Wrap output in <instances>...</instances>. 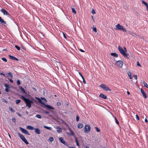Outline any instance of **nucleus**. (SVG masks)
<instances>
[{"instance_id":"25","label":"nucleus","mask_w":148,"mask_h":148,"mask_svg":"<svg viewBox=\"0 0 148 148\" xmlns=\"http://www.w3.org/2000/svg\"><path fill=\"white\" fill-rule=\"evenodd\" d=\"M44 127L45 128H46V129H48V130H51L52 129L51 127H47V126H44Z\"/></svg>"},{"instance_id":"57","label":"nucleus","mask_w":148,"mask_h":148,"mask_svg":"<svg viewBox=\"0 0 148 148\" xmlns=\"http://www.w3.org/2000/svg\"><path fill=\"white\" fill-rule=\"evenodd\" d=\"M17 114H18V115L20 116L21 117V114H19L18 113H17Z\"/></svg>"},{"instance_id":"41","label":"nucleus","mask_w":148,"mask_h":148,"mask_svg":"<svg viewBox=\"0 0 148 148\" xmlns=\"http://www.w3.org/2000/svg\"><path fill=\"white\" fill-rule=\"evenodd\" d=\"M79 116L78 115H77L76 116V120L77 121H79Z\"/></svg>"},{"instance_id":"7","label":"nucleus","mask_w":148,"mask_h":148,"mask_svg":"<svg viewBox=\"0 0 148 148\" xmlns=\"http://www.w3.org/2000/svg\"><path fill=\"white\" fill-rule=\"evenodd\" d=\"M90 127L89 125H86L84 128V131L86 133H87L90 131Z\"/></svg>"},{"instance_id":"35","label":"nucleus","mask_w":148,"mask_h":148,"mask_svg":"<svg viewBox=\"0 0 148 148\" xmlns=\"http://www.w3.org/2000/svg\"><path fill=\"white\" fill-rule=\"evenodd\" d=\"M15 47L18 50H19L20 49V47L17 46V45H15Z\"/></svg>"},{"instance_id":"46","label":"nucleus","mask_w":148,"mask_h":148,"mask_svg":"<svg viewBox=\"0 0 148 148\" xmlns=\"http://www.w3.org/2000/svg\"><path fill=\"white\" fill-rule=\"evenodd\" d=\"M62 34L63 35V36H64V38L65 39H66L67 37H66V36L65 34L63 32H62Z\"/></svg>"},{"instance_id":"31","label":"nucleus","mask_w":148,"mask_h":148,"mask_svg":"<svg viewBox=\"0 0 148 148\" xmlns=\"http://www.w3.org/2000/svg\"><path fill=\"white\" fill-rule=\"evenodd\" d=\"M36 117L37 118L39 119H41V116L40 114H37L36 115Z\"/></svg>"},{"instance_id":"26","label":"nucleus","mask_w":148,"mask_h":148,"mask_svg":"<svg viewBox=\"0 0 148 148\" xmlns=\"http://www.w3.org/2000/svg\"><path fill=\"white\" fill-rule=\"evenodd\" d=\"M128 77H129V78L130 79H132V76H131V72H130L129 71L128 73Z\"/></svg>"},{"instance_id":"9","label":"nucleus","mask_w":148,"mask_h":148,"mask_svg":"<svg viewBox=\"0 0 148 148\" xmlns=\"http://www.w3.org/2000/svg\"><path fill=\"white\" fill-rule=\"evenodd\" d=\"M20 130H21V131L22 132H23L24 133H25L27 135H30V134L26 130L24 129L21 127H20Z\"/></svg>"},{"instance_id":"14","label":"nucleus","mask_w":148,"mask_h":148,"mask_svg":"<svg viewBox=\"0 0 148 148\" xmlns=\"http://www.w3.org/2000/svg\"><path fill=\"white\" fill-rule=\"evenodd\" d=\"M99 96L100 97L105 99H106L107 98V96L106 95L102 93H101L99 95Z\"/></svg>"},{"instance_id":"59","label":"nucleus","mask_w":148,"mask_h":148,"mask_svg":"<svg viewBox=\"0 0 148 148\" xmlns=\"http://www.w3.org/2000/svg\"><path fill=\"white\" fill-rule=\"evenodd\" d=\"M130 34L132 35H134V34H135L134 33L132 32H131Z\"/></svg>"},{"instance_id":"13","label":"nucleus","mask_w":148,"mask_h":148,"mask_svg":"<svg viewBox=\"0 0 148 148\" xmlns=\"http://www.w3.org/2000/svg\"><path fill=\"white\" fill-rule=\"evenodd\" d=\"M141 92L142 94H143V97L145 98H146L147 97L145 92L143 91V90L142 89H141Z\"/></svg>"},{"instance_id":"23","label":"nucleus","mask_w":148,"mask_h":148,"mask_svg":"<svg viewBox=\"0 0 148 148\" xmlns=\"http://www.w3.org/2000/svg\"><path fill=\"white\" fill-rule=\"evenodd\" d=\"M83 126V125L80 123H79L77 125V127L79 128H82Z\"/></svg>"},{"instance_id":"40","label":"nucleus","mask_w":148,"mask_h":148,"mask_svg":"<svg viewBox=\"0 0 148 148\" xmlns=\"http://www.w3.org/2000/svg\"><path fill=\"white\" fill-rule=\"evenodd\" d=\"M2 60L5 62H7V59L5 58H2Z\"/></svg>"},{"instance_id":"17","label":"nucleus","mask_w":148,"mask_h":148,"mask_svg":"<svg viewBox=\"0 0 148 148\" xmlns=\"http://www.w3.org/2000/svg\"><path fill=\"white\" fill-rule=\"evenodd\" d=\"M34 130H35V132L36 133L38 134H40V130L38 128H35Z\"/></svg>"},{"instance_id":"11","label":"nucleus","mask_w":148,"mask_h":148,"mask_svg":"<svg viewBox=\"0 0 148 148\" xmlns=\"http://www.w3.org/2000/svg\"><path fill=\"white\" fill-rule=\"evenodd\" d=\"M1 11L2 12L4 15H9V14L8 12L6 10H5L2 9L1 10Z\"/></svg>"},{"instance_id":"51","label":"nucleus","mask_w":148,"mask_h":148,"mask_svg":"<svg viewBox=\"0 0 148 148\" xmlns=\"http://www.w3.org/2000/svg\"><path fill=\"white\" fill-rule=\"evenodd\" d=\"M57 105L58 106H59L61 105V103L60 102H58L57 103Z\"/></svg>"},{"instance_id":"1","label":"nucleus","mask_w":148,"mask_h":148,"mask_svg":"<svg viewBox=\"0 0 148 148\" xmlns=\"http://www.w3.org/2000/svg\"><path fill=\"white\" fill-rule=\"evenodd\" d=\"M124 50H123L122 47H120L119 46H118V49L120 53L122 54L125 57H126L127 59L129 58L127 56L128 54L126 53L127 51V50L125 47H124Z\"/></svg>"},{"instance_id":"33","label":"nucleus","mask_w":148,"mask_h":148,"mask_svg":"<svg viewBox=\"0 0 148 148\" xmlns=\"http://www.w3.org/2000/svg\"><path fill=\"white\" fill-rule=\"evenodd\" d=\"M9 110H10L12 112H14V110L11 107H10L9 108Z\"/></svg>"},{"instance_id":"34","label":"nucleus","mask_w":148,"mask_h":148,"mask_svg":"<svg viewBox=\"0 0 148 148\" xmlns=\"http://www.w3.org/2000/svg\"><path fill=\"white\" fill-rule=\"evenodd\" d=\"M142 3L143 4H144L146 6L147 5V4H148L147 2L144 1L143 0H142Z\"/></svg>"},{"instance_id":"10","label":"nucleus","mask_w":148,"mask_h":148,"mask_svg":"<svg viewBox=\"0 0 148 148\" xmlns=\"http://www.w3.org/2000/svg\"><path fill=\"white\" fill-rule=\"evenodd\" d=\"M59 140L60 141L64 144L66 146L67 145V144L66 143L65 141L63 140V138L62 137H60L59 138Z\"/></svg>"},{"instance_id":"24","label":"nucleus","mask_w":148,"mask_h":148,"mask_svg":"<svg viewBox=\"0 0 148 148\" xmlns=\"http://www.w3.org/2000/svg\"><path fill=\"white\" fill-rule=\"evenodd\" d=\"M20 98L21 99L25 101L27 99L25 98L24 96H23V95H21Z\"/></svg>"},{"instance_id":"22","label":"nucleus","mask_w":148,"mask_h":148,"mask_svg":"<svg viewBox=\"0 0 148 148\" xmlns=\"http://www.w3.org/2000/svg\"><path fill=\"white\" fill-rule=\"evenodd\" d=\"M111 55L116 57H117L118 56L117 54L115 53H111Z\"/></svg>"},{"instance_id":"36","label":"nucleus","mask_w":148,"mask_h":148,"mask_svg":"<svg viewBox=\"0 0 148 148\" xmlns=\"http://www.w3.org/2000/svg\"><path fill=\"white\" fill-rule=\"evenodd\" d=\"M49 140L51 142L53 140V137H50L49 138Z\"/></svg>"},{"instance_id":"53","label":"nucleus","mask_w":148,"mask_h":148,"mask_svg":"<svg viewBox=\"0 0 148 148\" xmlns=\"http://www.w3.org/2000/svg\"><path fill=\"white\" fill-rule=\"evenodd\" d=\"M79 75L81 76V77L82 78L83 77H84L81 74V73L80 72H79Z\"/></svg>"},{"instance_id":"44","label":"nucleus","mask_w":148,"mask_h":148,"mask_svg":"<svg viewBox=\"0 0 148 148\" xmlns=\"http://www.w3.org/2000/svg\"><path fill=\"white\" fill-rule=\"evenodd\" d=\"M96 131L97 132H99L100 131L99 130L97 127H95Z\"/></svg>"},{"instance_id":"29","label":"nucleus","mask_w":148,"mask_h":148,"mask_svg":"<svg viewBox=\"0 0 148 148\" xmlns=\"http://www.w3.org/2000/svg\"><path fill=\"white\" fill-rule=\"evenodd\" d=\"M72 12L74 14H76V12L75 9L74 8H72Z\"/></svg>"},{"instance_id":"2","label":"nucleus","mask_w":148,"mask_h":148,"mask_svg":"<svg viewBox=\"0 0 148 148\" xmlns=\"http://www.w3.org/2000/svg\"><path fill=\"white\" fill-rule=\"evenodd\" d=\"M116 27L115 29L117 30H122L123 32H126V29L122 25H120L119 24H117L115 26Z\"/></svg>"},{"instance_id":"63","label":"nucleus","mask_w":148,"mask_h":148,"mask_svg":"<svg viewBox=\"0 0 148 148\" xmlns=\"http://www.w3.org/2000/svg\"><path fill=\"white\" fill-rule=\"evenodd\" d=\"M68 147H69L70 148H75V147H69V146H68Z\"/></svg>"},{"instance_id":"8","label":"nucleus","mask_w":148,"mask_h":148,"mask_svg":"<svg viewBox=\"0 0 148 148\" xmlns=\"http://www.w3.org/2000/svg\"><path fill=\"white\" fill-rule=\"evenodd\" d=\"M115 64L117 66L121 68L123 66V62L121 60H119L116 62Z\"/></svg>"},{"instance_id":"42","label":"nucleus","mask_w":148,"mask_h":148,"mask_svg":"<svg viewBox=\"0 0 148 148\" xmlns=\"http://www.w3.org/2000/svg\"><path fill=\"white\" fill-rule=\"evenodd\" d=\"M135 116H136V119L137 120H139V118L137 114H136Z\"/></svg>"},{"instance_id":"60","label":"nucleus","mask_w":148,"mask_h":148,"mask_svg":"<svg viewBox=\"0 0 148 148\" xmlns=\"http://www.w3.org/2000/svg\"><path fill=\"white\" fill-rule=\"evenodd\" d=\"M145 122H148V121H147V119L146 118L145 119Z\"/></svg>"},{"instance_id":"45","label":"nucleus","mask_w":148,"mask_h":148,"mask_svg":"<svg viewBox=\"0 0 148 148\" xmlns=\"http://www.w3.org/2000/svg\"><path fill=\"white\" fill-rule=\"evenodd\" d=\"M91 13L93 14H95V12L94 9H92L91 11Z\"/></svg>"},{"instance_id":"18","label":"nucleus","mask_w":148,"mask_h":148,"mask_svg":"<svg viewBox=\"0 0 148 148\" xmlns=\"http://www.w3.org/2000/svg\"><path fill=\"white\" fill-rule=\"evenodd\" d=\"M4 85L5 87V91L7 92H9L8 89L9 88V86L6 84H5Z\"/></svg>"},{"instance_id":"6","label":"nucleus","mask_w":148,"mask_h":148,"mask_svg":"<svg viewBox=\"0 0 148 148\" xmlns=\"http://www.w3.org/2000/svg\"><path fill=\"white\" fill-rule=\"evenodd\" d=\"M100 86L106 91H110L111 90L108 87H107L104 84H102L100 85Z\"/></svg>"},{"instance_id":"4","label":"nucleus","mask_w":148,"mask_h":148,"mask_svg":"<svg viewBox=\"0 0 148 148\" xmlns=\"http://www.w3.org/2000/svg\"><path fill=\"white\" fill-rule=\"evenodd\" d=\"M26 103V106L30 108L31 107V104L33 103V101L27 99L25 101Z\"/></svg>"},{"instance_id":"3","label":"nucleus","mask_w":148,"mask_h":148,"mask_svg":"<svg viewBox=\"0 0 148 148\" xmlns=\"http://www.w3.org/2000/svg\"><path fill=\"white\" fill-rule=\"evenodd\" d=\"M36 99H37L38 100V102L39 103H41L42 104L44 105L45 106V107H46L47 108L49 109H54V108H53V107H52L51 106L49 105H46L45 103H43V102H42V101L40 99V98H39L38 97H36Z\"/></svg>"},{"instance_id":"64","label":"nucleus","mask_w":148,"mask_h":148,"mask_svg":"<svg viewBox=\"0 0 148 148\" xmlns=\"http://www.w3.org/2000/svg\"><path fill=\"white\" fill-rule=\"evenodd\" d=\"M86 148H90L88 146H86Z\"/></svg>"},{"instance_id":"15","label":"nucleus","mask_w":148,"mask_h":148,"mask_svg":"<svg viewBox=\"0 0 148 148\" xmlns=\"http://www.w3.org/2000/svg\"><path fill=\"white\" fill-rule=\"evenodd\" d=\"M68 130L69 131L70 133H68V134L70 135H73L74 133L73 131L71 130L70 128H69Z\"/></svg>"},{"instance_id":"43","label":"nucleus","mask_w":148,"mask_h":148,"mask_svg":"<svg viewBox=\"0 0 148 148\" xmlns=\"http://www.w3.org/2000/svg\"><path fill=\"white\" fill-rule=\"evenodd\" d=\"M82 78L83 79V82L84 83V84H86V82L85 80V79H84V77H82Z\"/></svg>"},{"instance_id":"55","label":"nucleus","mask_w":148,"mask_h":148,"mask_svg":"<svg viewBox=\"0 0 148 148\" xmlns=\"http://www.w3.org/2000/svg\"><path fill=\"white\" fill-rule=\"evenodd\" d=\"M75 139L76 143H77V142H78L77 138L76 137H75Z\"/></svg>"},{"instance_id":"48","label":"nucleus","mask_w":148,"mask_h":148,"mask_svg":"<svg viewBox=\"0 0 148 148\" xmlns=\"http://www.w3.org/2000/svg\"><path fill=\"white\" fill-rule=\"evenodd\" d=\"M137 66H140V64H139V63L138 62H137Z\"/></svg>"},{"instance_id":"38","label":"nucleus","mask_w":148,"mask_h":148,"mask_svg":"<svg viewBox=\"0 0 148 148\" xmlns=\"http://www.w3.org/2000/svg\"><path fill=\"white\" fill-rule=\"evenodd\" d=\"M21 84L20 81L19 80H17V84L18 85H19Z\"/></svg>"},{"instance_id":"56","label":"nucleus","mask_w":148,"mask_h":148,"mask_svg":"<svg viewBox=\"0 0 148 148\" xmlns=\"http://www.w3.org/2000/svg\"><path fill=\"white\" fill-rule=\"evenodd\" d=\"M12 120L13 121H14V122H15V119L14 118H12Z\"/></svg>"},{"instance_id":"39","label":"nucleus","mask_w":148,"mask_h":148,"mask_svg":"<svg viewBox=\"0 0 148 148\" xmlns=\"http://www.w3.org/2000/svg\"><path fill=\"white\" fill-rule=\"evenodd\" d=\"M115 120H116V123L117 124H119V123L117 119H116V117H115Z\"/></svg>"},{"instance_id":"16","label":"nucleus","mask_w":148,"mask_h":148,"mask_svg":"<svg viewBox=\"0 0 148 148\" xmlns=\"http://www.w3.org/2000/svg\"><path fill=\"white\" fill-rule=\"evenodd\" d=\"M6 75H7V76H6L7 77H10L11 79L13 77V75L11 72L8 73Z\"/></svg>"},{"instance_id":"32","label":"nucleus","mask_w":148,"mask_h":148,"mask_svg":"<svg viewBox=\"0 0 148 148\" xmlns=\"http://www.w3.org/2000/svg\"><path fill=\"white\" fill-rule=\"evenodd\" d=\"M57 132H58L59 133H60L62 131V129L61 128H59V129L57 130Z\"/></svg>"},{"instance_id":"30","label":"nucleus","mask_w":148,"mask_h":148,"mask_svg":"<svg viewBox=\"0 0 148 148\" xmlns=\"http://www.w3.org/2000/svg\"><path fill=\"white\" fill-rule=\"evenodd\" d=\"M21 101V100L20 99L17 100L15 101L16 103L17 104H18Z\"/></svg>"},{"instance_id":"21","label":"nucleus","mask_w":148,"mask_h":148,"mask_svg":"<svg viewBox=\"0 0 148 148\" xmlns=\"http://www.w3.org/2000/svg\"><path fill=\"white\" fill-rule=\"evenodd\" d=\"M0 22L1 23H3V24H6V22L5 21H4L3 19H2L1 17H0Z\"/></svg>"},{"instance_id":"49","label":"nucleus","mask_w":148,"mask_h":148,"mask_svg":"<svg viewBox=\"0 0 148 148\" xmlns=\"http://www.w3.org/2000/svg\"><path fill=\"white\" fill-rule=\"evenodd\" d=\"M8 79H9L10 81L12 83H13V82L12 79H10L9 78H8Z\"/></svg>"},{"instance_id":"52","label":"nucleus","mask_w":148,"mask_h":148,"mask_svg":"<svg viewBox=\"0 0 148 148\" xmlns=\"http://www.w3.org/2000/svg\"><path fill=\"white\" fill-rule=\"evenodd\" d=\"M46 114H47L48 113H50V112L49 111H45L44 112Z\"/></svg>"},{"instance_id":"20","label":"nucleus","mask_w":148,"mask_h":148,"mask_svg":"<svg viewBox=\"0 0 148 148\" xmlns=\"http://www.w3.org/2000/svg\"><path fill=\"white\" fill-rule=\"evenodd\" d=\"M19 88L20 89L21 91L22 92H24V93H25L26 94V92L25 91V90H24V89L22 87L20 86L19 87Z\"/></svg>"},{"instance_id":"58","label":"nucleus","mask_w":148,"mask_h":148,"mask_svg":"<svg viewBox=\"0 0 148 148\" xmlns=\"http://www.w3.org/2000/svg\"><path fill=\"white\" fill-rule=\"evenodd\" d=\"M0 75H3L4 76H5V75L3 74V73H0Z\"/></svg>"},{"instance_id":"28","label":"nucleus","mask_w":148,"mask_h":148,"mask_svg":"<svg viewBox=\"0 0 148 148\" xmlns=\"http://www.w3.org/2000/svg\"><path fill=\"white\" fill-rule=\"evenodd\" d=\"M143 84L144 86L146 88H148V85L145 82H143Z\"/></svg>"},{"instance_id":"37","label":"nucleus","mask_w":148,"mask_h":148,"mask_svg":"<svg viewBox=\"0 0 148 148\" xmlns=\"http://www.w3.org/2000/svg\"><path fill=\"white\" fill-rule=\"evenodd\" d=\"M93 30L94 32H97V29L95 27H93Z\"/></svg>"},{"instance_id":"19","label":"nucleus","mask_w":148,"mask_h":148,"mask_svg":"<svg viewBox=\"0 0 148 148\" xmlns=\"http://www.w3.org/2000/svg\"><path fill=\"white\" fill-rule=\"evenodd\" d=\"M27 128L28 129L32 130H34V129L33 127L30 125L27 126Z\"/></svg>"},{"instance_id":"61","label":"nucleus","mask_w":148,"mask_h":148,"mask_svg":"<svg viewBox=\"0 0 148 148\" xmlns=\"http://www.w3.org/2000/svg\"><path fill=\"white\" fill-rule=\"evenodd\" d=\"M146 6L147 9V10H148V5L147 4V5Z\"/></svg>"},{"instance_id":"54","label":"nucleus","mask_w":148,"mask_h":148,"mask_svg":"<svg viewBox=\"0 0 148 148\" xmlns=\"http://www.w3.org/2000/svg\"><path fill=\"white\" fill-rule=\"evenodd\" d=\"M79 50L82 52H84V51L82 49H79Z\"/></svg>"},{"instance_id":"50","label":"nucleus","mask_w":148,"mask_h":148,"mask_svg":"<svg viewBox=\"0 0 148 148\" xmlns=\"http://www.w3.org/2000/svg\"><path fill=\"white\" fill-rule=\"evenodd\" d=\"M134 78L136 79H137V75H134Z\"/></svg>"},{"instance_id":"5","label":"nucleus","mask_w":148,"mask_h":148,"mask_svg":"<svg viewBox=\"0 0 148 148\" xmlns=\"http://www.w3.org/2000/svg\"><path fill=\"white\" fill-rule=\"evenodd\" d=\"M18 134L20 138L27 145L29 144L28 142L27 141L24 136L22 134H21L20 133H18Z\"/></svg>"},{"instance_id":"27","label":"nucleus","mask_w":148,"mask_h":148,"mask_svg":"<svg viewBox=\"0 0 148 148\" xmlns=\"http://www.w3.org/2000/svg\"><path fill=\"white\" fill-rule=\"evenodd\" d=\"M41 99H42V101H41L42 102H43V103H44L45 102H46L47 101V100L46 99L44 98H41Z\"/></svg>"},{"instance_id":"47","label":"nucleus","mask_w":148,"mask_h":148,"mask_svg":"<svg viewBox=\"0 0 148 148\" xmlns=\"http://www.w3.org/2000/svg\"><path fill=\"white\" fill-rule=\"evenodd\" d=\"M2 101L3 102H4L6 103H8L7 101L5 99H3Z\"/></svg>"},{"instance_id":"62","label":"nucleus","mask_w":148,"mask_h":148,"mask_svg":"<svg viewBox=\"0 0 148 148\" xmlns=\"http://www.w3.org/2000/svg\"><path fill=\"white\" fill-rule=\"evenodd\" d=\"M76 143V145L77 146H79V144L78 142H77V143Z\"/></svg>"},{"instance_id":"12","label":"nucleus","mask_w":148,"mask_h":148,"mask_svg":"<svg viewBox=\"0 0 148 148\" xmlns=\"http://www.w3.org/2000/svg\"><path fill=\"white\" fill-rule=\"evenodd\" d=\"M9 56L10 58L12 60H16L17 61H18V59L17 58H15V57H14V56H11L10 55H9Z\"/></svg>"}]
</instances>
